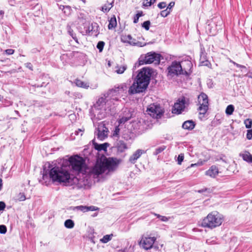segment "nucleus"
<instances>
[{"mask_svg":"<svg viewBox=\"0 0 252 252\" xmlns=\"http://www.w3.org/2000/svg\"><path fill=\"white\" fill-rule=\"evenodd\" d=\"M127 66L126 65H123L122 66H117L116 67V72L118 74H122L124 72V71L126 69Z\"/></svg>","mask_w":252,"mask_h":252,"instance_id":"c756f323","label":"nucleus"},{"mask_svg":"<svg viewBox=\"0 0 252 252\" xmlns=\"http://www.w3.org/2000/svg\"><path fill=\"white\" fill-rule=\"evenodd\" d=\"M112 97H108V93L106 94H104L103 97L99 98L96 102V107H99L97 109H102L104 105H109L110 103L113 101L112 99Z\"/></svg>","mask_w":252,"mask_h":252,"instance_id":"4468645a","label":"nucleus"},{"mask_svg":"<svg viewBox=\"0 0 252 252\" xmlns=\"http://www.w3.org/2000/svg\"><path fill=\"white\" fill-rule=\"evenodd\" d=\"M195 126V123L192 120L185 121L182 125L183 128L190 130L193 129Z\"/></svg>","mask_w":252,"mask_h":252,"instance_id":"4be33fe9","label":"nucleus"},{"mask_svg":"<svg viewBox=\"0 0 252 252\" xmlns=\"http://www.w3.org/2000/svg\"><path fill=\"white\" fill-rule=\"evenodd\" d=\"M108 129L104 126H99L97 129L96 135L97 138L102 140L107 137Z\"/></svg>","mask_w":252,"mask_h":252,"instance_id":"f3484780","label":"nucleus"},{"mask_svg":"<svg viewBox=\"0 0 252 252\" xmlns=\"http://www.w3.org/2000/svg\"><path fill=\"white\" fill-rule=\"evenodd\" d=\"M171 12V10L166 9L160 12V15L163 17H167Z\"/></svg>","mask_w":252,"mask_h":252,"instance_id":"e433bc0d","label":"nucleus"},{"mask_svg":"<svg viewBox=\"0 0 252 252\" xmlns=\"http://www.w3.org/2000/svg\"><path fill=\"white\" fill-rule=\"evenodd\" d=\"M152 72V69L148 67L141 69L133 83L129 87L128 94L132 95L145 92L149 84Z\"/></svg>","mask_w":252,"mask_h":252,"instance_id":"7ed1b4c3","label":"nucleus"},{"mask_svg":"<svg viewBox=\"0 0 252 252\" xmlns=\"http://www.w3.org/2000/svg\"><path fill=\"white\" fill-rule=\"evenodd\" d=\"M5 208V204L3 201H0V211L4 210Z\"/></svg>","mask_w":252,"mask_h":252,"instance_id":"864d4df0","label":"nucleus"},{"mask_svg":"<svg viewBox=\"0 0 252 252\" xmlns=\"http://www.w3.org/2000/svg\"><path fill=\"white\" fill-rule=\"evenodd\" d=\"M65 8L68 10V12H67V14H69L70 13V7L68 6H66L65 7L64 6V9Z\"/></svg>","mask_w":252,"mask_h":252,"instance_id":"bf43d9fd","label":"nucleus"},{"mask_svg":"<svg viewBox=\"0 0 252 252\" xmlns=\"http://www.w3.org/2000/svg\"><path fill=\"white\" fill-rule=\"evenodd\" d=\"M86 31L90 35L94 36H97L99 33V26L96 23H92Z\"/></svg>","mask_w":252,"mask_h":252,"instance_id":"dca6fc26","label":"nucleus"},{"mask_svg":"<svg viewBox=\"0 0 252 252\" xmlns=\"http://www.w3.org/2000/svg\"><path fill=\"white\" fill-rule=\"evenodd\" d=\"M94 117H96V118L98 120H100L102 119L104 117V114L100 113L98 112L97 110H96L94 112Z\"/></svg>","mask_w":252,"mask_h":252,"instance_id":"a19ab883","label":"nucleus"},{"mask_svg":"<svg viewBox=\"0 0 252 252\" xmlns=\"http://www.w3.org/2000/svg\"><path fill=\"white\" fill-rule=\"evenodd\" d=\"M72 172L76 175L69 173L64 170V186L77 184L80 188L85 187L91 183L100 181L99 176L102 174H108L113 172L118 165L117 158H106L103 156L97 159L95 165L89 169L83 158L76 155L69 158Z\"/></svg>","mask_w":252,"mask_h":252,"instance_id":"f257e3e1","label":"nucleus"},{"mask_svg":"<svg viewBox=\"0 0 252 252\" xmlns=\"http://www.w3.org/2000/svg\"><path fill=\"white\" fill-rule=\"evenodd\" d=\"M156 2V0H144L143 2V5L144 6H150Z\"/></svg>","mask_w":252,"mask_h":252,"instance_id":"72a5a7b5","label":"nucleus"},{"mask_svg":"<svg viewBox=\"0 0 252 252\" xmlns=\"http://www.w3.org/2000/svg\"><path fill=\"white\" fill-rule=\"evenodd\" d=\"M132 112L128 108H125L123 111V113L120 116L119 123L120 124H125L132 117Z\"/></svg>","mask_w":252,"mask_h":252,"instance_id":"2eb2a0df","label":"nucleus"},{"mask_svg":"<svg viewBox=\"0 0 252 252\" xmlns=\"http://www.w3.org/2000/svg\"><path fill=\"white\" fill-rule=\"evenodd\" d=\"M7 231V228L4 225H0V233L5 234Z\"/></svg>","mask_w":252,"mask_h":252,"instance_id":"37998d69","label":"nucleus"},{"mask_svg":"<svg viewBox=\"0 0 252 252\" xmlns=\"http://www.w3.org/2000/svg\"><path fill=\"white\" fill-rule=\"evenodd\" d=\"M145 152L141 149L137 150L131 156H130L128 161L132 164H134L137 160Z\"/></svg>","mask_w":252,"mask_h":252,"instance_id":"a211bd4d","label":"nucleus"},{"mask_svg":"<svg viewBox=\"0 0 252 252\" xmlns=\"http://www.w3.org/2000/svg\"><path fill=\"white\" fill-rule=\"evenodd\" d=\"M249 78L252 79V72H250L248 74L246 75Z\"/></svg>","mask_w":252,"mask_h":252,"instance_id":"e2e57ef3","label":"nucleus"},{"mask_svg":"<svg viewBox=\"0 0 252 252\" xmlns=\"http://www.w3.org/2000/svg\"><path fill=\"white\" fill-rule=\"evenodd\" d=\"M135 41V39H132L131 40H129V41H128V43L130 44V42H136Z\"/></svg>","mask_w":252,"mask_h":252,"instance_id":"338daca9","label":"nucleus"},{"mask_svg":"<svg viewBox=\"0 0 252 252\" xmlns=\"http://www.w3.org/2000/svg\"><path fill=\"white\" fill-rule=\"evenodd\" d=\"M119 252H128V250L127 249H124L123 250H119Z\"/></svg>","mask_w":252,"mask_h":252,"instance_id":"680f3d73","label":"nucleus"},{"mask_svg":"<svg viewBox=\"0 0 252 252\" xmlns=\"http://www.w3.org/2000/svg\"><path fill=\"white\" fill-rule=\"evenodd\" d=\"M2 187V180L0 178V190L1 189Z\"/></svg>","mask_w":252,"mask_h":252,"instance_id":"0e129e2a","label":"nucleus"},{"mask_svg":"<svg viewBox=\"0 0 252 252\" xmlns=\"http://www.w3.org/2000/svg\"><path fill=\"white\" fill-rule=\"evenodd\" d=\"M174 5L175 2L174 1H171L169 3L166 9H168L169 10H171V9L174 6Z\"/></svg>","mask_w":252,"mask_h":252,"instance_id":"5fc2aeb1","label":"nucleus"},{"mask_svg":"<svg viewBox=\"0 0 252 252\" xmlns=\"http://www.w3.org/2000/svg\"><path fill=\"white\" fill-rule=\"evenodd\" d=\"M0 14H2L4 13V12L2 11H0Z\"/></svg>","mask_w":252,"mask_h":252,"instance_id":"774afa93","label":"nucleus"},{"mask_svg":"<svg viewBox=\"0 0 252 252\" xmlns=\"http://www.w3.org/2000/svg\"><path fill=\"white\" fill-rule=\"evenodd\" d=\"M105 43L103 41H99L97 44L96 47L98 49L99 52H101L103 49Z\"/></svg>","mask_w":252,"mask_h":252,"instance_id":"f704fd0d","label":"nucleus"},{"mask_svg":"<svg viewBox=\"0 0 252 252\" xmlns=\"http://www.w3.org/2000/svg\"><path fill=\"white\" fill-rule=\"evenodd\" d=\"M116 147L117 148L118 151L120 153L124 152L128 149V147L126 144L122 140H119L117 142Z\"/></svg>","mask_w":252,"mask_h":252,"instance_id":"412c9836","label":"nucleus"},{"mask_svg":"<svg viewBox=\"0 0 252 252\" xmlns=\"http://www.w3.org/2000/svg\"><path fill=\"white\" fill-rule=\"evenodd\" d=\"M126 38L127 39V41L128 42V41L131 40L132 38L130 35H128L126 36Z\"/></svg>","mask_w":252,"mask_h":252,"instance_id":"13d9d810","label":"nucleus"},{"mask_svg":"<svg viewBox=\"0 0 252 252\" xmlns=\"http://www.w3.org/2000/svg\"><path fill=\"white\" fill-rule=\"evenodd\" d=\"M199 114L204 116L209 109L208 98L207 94L202 93L198 96Z\"/></svg>","mask_w":252,"mask_h":252,"instance_id":"423d86ee","label":"nucleus"},{"mask_svg":"<svg viewBox=\"0 0 252 252\" xmlns=\"http://www.w3.org/2000/svg\"><path fill=\"white\" fill-rule=\"evenodd\" d=\"M127 87L126 83H123L118 86H115L114 88L109 90L108 92V97H112L113 101H118V95L126 93Z\"/></svg>","mask_w":252,"mask_h":252,"instance_id":"0eeeda50","label":"nucleus"},{"mask_svg":"<svg viewBox=\"0 0 252 252\" xmlns=\"http://www.w3.org/2000/svg\"><path fill=\"white\" fill-rule=\"evenodd\" d=\"M75 83L77 86L83 88L87 89L89 87V85L88 83H85L79 79H76L75 81Z\"/></svg>","mask_w":252,"mask_h":252,"instance_id":"b1692460","label":"nucleus"},{"mask_svg":"<svg viewBox=\"0 0 252 252\" xmlns=\"http://www.w3.org/2000/svg\"><path fill=\"white\" fill-rule=\"evenodd\" d=\"M98 209V208L97 207L94 206H91L88 207V212L90 211H95V210H97Z\"/></svg>","mask_w":252,"mask_h":252,"instance_id":"8fccbe9b","label":"nucleus"},{"mask_svg":"<svg viewBox=\"0 0 252 252\" xmlns=\"http://www.w3.org/2000/svg\"><path fill=\"white\" fill-rule=\"evenodd\" d=\"M64 225L67 228H72L74 226V222L72 220L68 219L64 221Z\"/></svg>","mask_w":252,"mask_h":252,"instance_id":"c85d7f7f","label":"nucleus"},{"mask_svg":"<svg viewBox=\"0 0 252 252\" xmlns=\"http://www.w3.org/2000/svg\"><path fill=\"white\" fill-rule=\"evenodd\" d=\"M142 16H143L142 11H139L134 16L133 23H137L138 22L139 17Z\"/></svg>","mask_w":252,"mask_h":252,"instance_id":"c9c22d12","label":"nucleus"},{"mask_svg":"<svg viewBox=\"0 0 252 252\" xmlns=\"http://www.w3.org/2000/svg\"><path fill=\"white\" fill-rule=\"evenodd\" d=\"M5 52L7 55H12L14 53V50L12 49H6L5 50Z\"/></svg>","mask_w":252,"mask_h":252,"instance_id":"3c124183","label":"nucleus"},{"mask_svg":"<svg viewBox=\"0 0 252 252\" xmlns=\"http://www.w3.org/2000/svg\"><path fill=\"white\" fill-rule=\"evenodd\" d=\"M26 199V197L24 192L19 193L15 197V200L16 201H23Z\"/></svg>","mask_w":252,"mask_h":252,"instance_id":"cd10ccee","label":"nucleus"},{"mask_svg":"<svg viewBox=\"0 0 252 252\" xmlns=\"http://www.w3.org/2000/svg\"><path fill=\"white\" fill-rule=\"evenodd\" d=\"M243 159L247 162L252 163V155L247 151L240 154Z\"/></svg>","mask_w":252,"mask_h":252,"instance_id":"5701e85b","label":"nucleus"},{"mask_svg":"<svg viewBox=\"0 0 252 252\" xmlns=\"http://www.w3.org/2000/svg\"><path fill=\"white\" fill-rule=\"evenodd\" d=\"M156 240V238L155 237H143L141 240L140 244L144 249L149 250L152 248Z\"/></svg>","mask_w":252,"mask_h":252,"instance_id":"ddd939ff","label":"nucleus"},{"mask_svg":"<svg viewBox=\"0 0 252 252\" xmlns=\"http://www.w3.org/2000/svg\"><path fill=\"white\" fill-rule=\"evenodd\" d=\"M25 64V66L28 68L29 69H30V70H32L33 69H32V64L31 63H26Z\"/></svg>","mask_w":252,"mask_h":252,"instance_id":"6e6d98bb","label":"nucleus"},{"mask_svg":"<svg viewBox=\"0 0 252 252\" xmlns=\"http://www.w3.org/2000/svg\"><path fill=\"white\" fill-rule=\"evenodd\" d=\"M184 158V154H181L179 155L178 159H177L178 164H180V165L181 164V163L183 161Z\"/></svg>","mask_w":252,"mask_h":252,"instance_id":"c03bdc74","label":"nucleus"},{"mask_svg":"<svg viewBox=\"0 0 252 252\" xmlns=\"http://www.w3.org/2000/svg\"><path fill=\"white\" fill-rule=\"evenodd\" d=\"M165 149V146H162L161 147L157 148L154 153L155 155H157L162 152Z\"/></svg>","mask_w":252,"mask_h":252,"instance_id":"ea45409f","label":"nucleus"},{"mask_svg":"<svg viewBox=\"0 0 252 252\" xmlns=\"http://www.w3.org/2000/svg\"><path fill=\"white\" fill-rule=\"evenodd\" d=\"M108 146V144L107 143H105L101 144H96L95 145V149L98 151L102 150L106 151Z\"/></svg>","mask_w":252,"mask_h":252,"instance_id":"393cba45","label":"nucleus"},{"mask_svg":"<svg viewBox=\"0 0 252 252\" xmlns=\"http://www.w3.org/2000/svg\"><path fill=\"white\" fill-rule=\"evenodd\" d=\"M223 220V216L217 211L210 213L201 222V225L204 227L214 228L220 226Z\"/></svg>","mask_w":252,"mask_h":252,"instance_id":"20e7f679","label":"nucleus"},{"mask_svg":"<svg viewBox=\"0 0 252 252\" xmlns=\"http://www.w3.org/2000/svg\"><path fill=\"white\" fill-rule=\"evenodd\" d=\"M83 131L84 130H82V129H78V130L75 131V134L76 135H78L79 134V132H80V135L82 136L83 135Z\"/></svg>","mask_w":252,"mask_h":252,"instance_id":"4d7b16f0","label":"nucleus"},{"mask_svg":"<svg viewBox=\"0 0 252 252\" xmlns=\"http://www.w3.org/2000/svg\"><path fill=\"white\" fill-rule=\"evenodd\" d=\"M230 62L231 63H233L237 67H240V68H243V69H246V66H245L244 65L239 64H238V63L233 62L232 60H230Z\"/></svg>","mask_w":252,"mask_h":252,"instance_id":"de8ad7c7","label":"nucleus"},{"mask_svg":"<svg viewBox=\"0 0 252 252\" xmlns=\"http://www.w3.org/2000/svg\"><path fill=\"white\" fill-rule=\"evenodd\" d=\"M151 22L150 21H145L142 24V27L144 28L146 30L148 31L149 30Z\"/></svg>","mask_w":252,"mask_h":252,"instance_id":"4c0bfd02","label":"nucleus"},{"mask_svg":"<svg viewBox=\"0 0 252 252\" xmlns=\"http://www.w3.org/2000/svg\"><path fill=\"white\" fill-rule=\"evenodd\" d=\"M112 6V2H107L102 7V10L104 12H107L110 10Z\"/></svg>","mask_w":252,"mask_h":252,"instance_id":"2f4dec72","label":"nucleus"},{"mask_svg":"<svg viewBox=\"0 0 252 252\" xmlns=\"http://www.w3.org/2000/svg\"><path fill=\"white\" fill-rule=\"evenodd\" d=\"M199 63L200 65L206 66L209 67L211 65L210 63L207 59L206 53L201 50L200 53V62Z\"/></svg>","mask_w":252,"mask_h":252,"instance_id":"6ab92c4d","label":"nucleus"},{"mask_svg":"<svg viewBox=\"0 0 252 252\" xmlns=\"http://www.w3.org/2000/svg\"><path fill=\"white\" fill-rule=\"evenodd\" d=\"M168 75L171 77L182 75L183 70L180 62H173L167 68Z\"/></svg>","mask_w":252,"mask_h":252,"instance_id":"1a4fd4ad","label":"nucleus"},{"mask_svg":"<svg viewBox=\"0 0 252 252\" xmlns=\"http://www.w3.org/2000/svg\"><path fill=\"white\" fill-rule=\"evenodd\" d=\"M206 29L209 31L210 34L215 35L217 31L220 29L218 25L220 26L222 25V21L219 17H215L208 22Z\"/></svg>","mask_w":252,"mask_h":252,"instance_id":"6e6552de","label":"nucleus"},{"mask_svg":"<svg viewBox=\"0 0 252 252\" xmlns=\"http://www.w3.org/2000/svg\"><path fill=\"white\" fill-rule=\"evenodd\" d=\"M117 26V22L115 17L112 18L109 21L108 28L109 30L114 28Z\"/></svg>","mask_w":252,"mask_h":252,"instance_id":"7c9ffc66","label":"nucleus"},{"mask_svg":"<svg viewBox=\"0 0 252 252\" xmlns=\"http://www.w3.org/2000/svg\"><path fill=\"white\" fill-rule=\"evenodd\" d=\"M130 44L131 45H137L138 46H140V47H142L145 44H142V43L139 41H138L137 42H130Z\"/></svg>","mask_w":252,"mask_h":252,"instance_id":"603ef678","label":"nucleus"},{"mask_svg":"<svg viewBox=\"0 0 252 252\" xmlns=\"http://www.w3.org/2000/svg\"><path fill=\"white\" fill-rule=\"evenodd\" d=\"M234 110V107L233 105H229L227 106L225 113L228 115H231L232 114L233 111Z\"/></svg>","mask_w":252,"mask_h":252,"instance_id":"473e14b6","label":"nucleus"},{"mask_svg":"<svg viewBox=\"0 0 252 252\" xmlns=\"http://www.w3.org/2000/svg\"><path fill=\"white\" fill-rule=\"evenodd\" d=\"M155 215L162 221H167L168 220V218L165 216H160L157 214Z\"/></svg>","mask_w":252,"mask_h":252,"instance_id":"a18cd8bd","label":"nucleus"},{"mask_svg":"<svg viewBox=\"0 0 252 252\" xmlns=\"http://www.w3.org/2000/svg\"><path fill=\"white\" fill-rule=\"evenodd\" d=\"M252 138V129H249L247 131V138L249 140Z\"/></svg>","mask_w":252,"mask_h":252,"instance_id":"09e8293b","label":"nucleus"},{"mask_svg":"<svg viewBox=\"0 0 252 252\" xmlns=\"http://www.w3.org/2000/svg\"><path fill=\"white\" fill-rule=\"evenodd\" d=\"M42 185L49 186L63 183V161L59 159L52 162H47L43 166L42 178L39 180Z\"/></svg>","mask_w":252,"mask_h":252,"instance_id":"f03ea898","label":"nucleus"},{"mask_svg":"<svg viewBox=\"0 0 252 252\" xmlns=\"http://www.w3.org/2000/svg\"><path fill=\"white\" fill-rule=\"evenodd\" d=\"M113 237V234L104 235L101 239H100V242L104 244L107 243V242L111 240Z\"/></svg>","mask_w":252,"mask_h":252,"instance_id":"a878e982","label":"nucleus"},{"mask_svg":"<svg viewBox=\"0 0 252 252\" xmlns=\"http://www.w3.org/2000/svg\"><path fill=\"white\" fill-rule=\"evenodd\" d=\"M189 101L185 97H182L181 99H179L175 103L172 109V113L177 114H180L184 111L186 104Z\"/></svg>","mask_w":252,"mask_h":252,"instance_id":"9b49d317","label":"nucleus"},{"mask_svg":"<svg viewBox=\"0 0 252 252\" xmlns=\"http://www.w3.org/2000/svg\"><path fill=\"white\" fill-rule=\"evenodd\" d=\"M180 63L182 70H183L182 75L187 76H189L192 72L191 69L193 67L191 62L188 59L187 60L182 61Z\"/></svg>","mask_w":252,"mask_h":252,"instance_id":"f8f14e48","label":"nucleus"},{"mask_svg":"<svg viewBox=\"0 0 252 252\" xmlns=\"http://www.w3.org/2000/svg\"><path fill=\"white\" fill-rule=\"evenodd\" d=\"M167 4L165 2H161L158 4V6L160 9H163L166 6Z\"/></svg>","mask_w":252,"mask_h":252,"instance_id":"49530a36","label":"nucleus"},{"mask_svg":"<svg viewBox=\"0 0 252 252\" xmlns=\"http://www.w3.org/2000/svg\"><path fill=\"white\" fill-rule=\"evenodd\" d=\"M76 208L78 210H80L82 212H88V207L85 206H78L76 207Z\"/></svg>","mask_w":252,"mask_h":252,"instance_id":"79ce46f5","label":"nucleus"},{"mask_svg":"<svg viewBox=\"0 0 252 252\" xmlns=\"http://www.w3.org/2000/svg\"><path fill=\"white\" fill-rule=\"evenodd\" d=\"M119 130L120 129L118 128H116L114 133V135H117L118 133L119 132Z\"/></svg>","mask_w":252,"mask_h":252,"instance_id":"052dcab7","label":"nucleus"},{"mask_svg":"<svg viewBox=\"0 0 252 252\" xmlns=\"http://www.w3.org/2000/svg\"><path fill=\"white\" fill-rule=\"evenodd\" d=\"M67 32L72 37V38L77 42H78V39L76 36L75 33L73 32V30L71 29L70 26H67Z\"/></svg>","mask_w":252,"mask_h":252,"instance_id":"bb28decb","label":"nucleus"},{"mask_svg":"<svg viewBox=\"0 0 252 252\" xmlns=\"http://www.w3.org/2000/svg\"><path fill=\"white\" fill-rule=\"evenodd\" d=\"M160 55L155 52H149L146 55H141L139 59V62L140 65L144 64H150L154 63L155 64H158L160 62Z\"/></svg>","mask_w":252,"mask_h":252,"instance_id":"39448f33","label":"nucleus"},{"mask_svg":"<svg viewBox=\"0 0 252 252\" xmlns=\"http://www.w3.org/2000/svg\"><path fill=\"white\" fill-rule=\"evenodd\" d=\"M147 111L151 117L156 119L160 118L163 112L159 105L154 104L150 105Z\"/></svg>","mask_w":252,"mask_h":252,"instance_id":"9d476101","label":"nucleus"},{"mask_svg":"<svg viewBox=\"0 0 252 252\" xmlns=\"http://www.w3.org/2000/svg\"><path fill=\"white\" fill-rule=\"evenodd\" d=\"M12 104V102L9 101L8 103H7V104H4L5 106H7L9 105H11Z\"/></svg>","mask_w":252,"mask_h":252,"instance_id":"69168bd1","label":"nucleus"},{"mask_svg":"<svg viewBox=\"0 0 252 252\" xmlns=\"http://www.w3.org/2000/svg\"><path fill=\"white\" fill-rule=\"evenodd\" d=\"M206 175L212 178H215L219 174V169L215 165H212L206 171Z\"/></svg>","mask_w":252,"mask_h":252,"instance_id":"aec40b11","label":"nucleus"},{"mask_svg":"<svg viewBox=\"0 0 252 252\" xmlns=\"http://www.w3.org/2000/svg\"><path fill=\"white\" fill-rule=\"evenodd\" d=\"M244 124L247 128H251L252 125V121L250 119H247L245 121Z\"/></svg>","mask_w":252,"mask_h":252,"instance_id":"58836bf2","label":"nucleus"}]
</instances>
